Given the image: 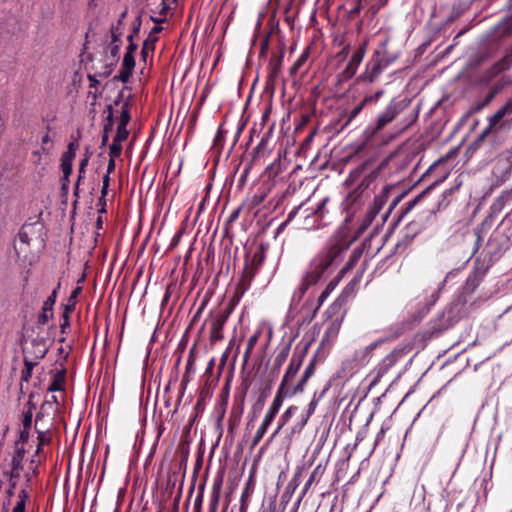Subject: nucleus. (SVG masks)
<instances>
[{
    "mask_svg": "<svg viewBox=\"0 0 512 512\" xmlns=\"http://www.w3.org/2000/svg\"><path fill=\"white\" fill-rule=\"evenodd\" d=\"M348 222L349 217H346L336 233L329 239L326 249L312 259L298 288L293 293L292 304L300 303L310 287L326 279L334 271L337 258L349 248L352 242L347 226Z\"/></svg>",
    "mask_w": 512,
    "mask_h": 512,
    "instance_id": "nucleus-1",
    "label": "nucleus"
},
{
    "mask_svg": "<svg viewBox=\"0 0 512 512\" xmlns=\"http://www.w3.org/2000/svg\"><path fill=\"white\" fill-rule=\"evenodd\" d=\"M357 152L364 157L357 171L366 173L358 189L374 191L379 183H384V113L364 130Z\"/></svg>",
    "mask_w": 512,
    "mask_h": 512,
    "instance_id": "nucleus-2",
    "label": "nucleus"
},
{
    "mask_svg": "<svg viewBox=\"0 0 512 512\" xmlns=\"http://www.w3.org/2000/svg\"><path fill=\"white\" fill-rule=\"evenodd\" d=\"M448 174L449 171L446 167V159L440 158L437 161H435L424 174V177L431 178V183L426 188V190H424L422 194L418 195L414 199L409 200L395 212L394 210L396 209L399 202L407 195V192L403 191L399 194H394L392 189H388L386 187V200L391 198L388 211L386 212V220L393 214V229L398 225L402 218L416 205V203L419 201L422 195L430 191L436 185L442 183L447 178Z\"/></svg>",
    "mask_w": 512,
    "mask_h": 512,
    "instance_id": "nucleus-3",
    "label": "nucleus"
},
{
    "mask_svg": "<svg viewBox=\"0 0 512 512\" xmlns=\"http://www.w3.org/2000/svg\"><path fill=\"white\" fill-rule=\"evenodd\" d=\"M512 243V212L508 213L491 233L484 249L489 263L498 261Z\"/></svg>",
    "mask_w": 512,
    "mask_h": 512,
    "instance_id": "nucleus-4",
    "label": "nucleus"
},
{
    "mask_svg": "<svg viewBox=\"0 0 512 512\" xmlns=\"http://www.w3.org/2000/svg\"><path fill=\"white\" fill-rule=\"evenodd\" d=\"M512 130V95L490 116L487 117V125L474 141L479 145L490 136H497L500 133Z\"/></svg>",
    "mask_w": 512,
    "mask_h": 512,
    "instance_id": "nucleus-5",
    "label": "nucleus"
},
{
    "mask_svg": "<svg viewBox=\"0 0 512 512\" xmlns=\"http://www.w3.org/2000/svg\"><path fill=\"white\" fill-rule=\"evenodd\" d=\"M411 99L407 96L394 98L386 108V124L399 118L398 132H403L417 119L415 109L410 107Z\"/></svg>",
    "mask_w": 512,
    "mask_h": 512,
    "instance_id": "nucleus-6",
    "label": "nucleus"
},
{
    "mask_svg": "<svg viewBox=\"0 0 512 512\" xmlns=\"http://www.w3.org/2000/svg\"><path fill=\"white\" fill-rule=\"evenodd\" d=\"M40 213L36 220L29 218L20 228L18 232V239L22 244L30 246L37 245L40 248L46 246L47 230L44 222L41 220Z\"/></svg>",
    "mask_w": 512,
    "mask_h": 512,
    "instance_id": "nucleus-7",
    "label": "nucleus"
},
{
    "mask_svg": "<svg viewBox=\"0 0 512 512\" xmlns=\"http://www.w3.org/2000/svg\"><path fill=\"white\" fill-rule=\"evenodd\" d=\"M384 68V41L378 43L372 57L366 64V69L358 78L357 82L373 83L382 74Z\"/></svg>",
    "mask_w": 512,
    "mask_h": 512,
    "instance_id": "nucleus-8",
    "label": "nucleus"
},
{
    "mask_svg": "<svg viewBox=\"0 0 512 512\" xmlns=\"http://www.w3.org/2000/svg\"><path fill=\"white\" fill-rule=\"evenodd\" d=\"M435 218L436 212L434 209H429L419 214L418 219L410 222L408 225L409 230L413 232V236L409 237L408 235H406L403 240L397 242L395 244L394 253H403L410 244V242L412 241V238L416 234L421 232L427 225L434 222Z\"/></svg>",
    "mask_w": 512,
    "mask_h": 512,
    "instance_id": "nucleus-9",
    "label": "nucleus"
},
{
    "mask_svg": "<svg viewBox=\"0 0 512 512\" xmlns=\"http://www.w3.org/2000/svg\"><path fill=\"white\" fill-rule=\"evenodd\" d=\"M309 347L310 343H306L300 350L296 348L290 360V363L285 371V374L282 378V383L289 386L290 382L292 381V379L295 377L300 367L302 366V363L308 353Z\"/></svg>",
    "mask_w": 512,
    "mask_h": 512,
    "instance_id": "nucleus-10",
    "label": "nucleus"
},
{
    "mask_svg": "<svg viewBox=\"0 0 512 512\" xmlns=\"http://www.w3.org/2000/svg\"><path fill=\"white\" fill-rule=\"evenodd\" d=\"M365 55V45H360L352 54L344 70L337 75V84L351 79Z\"/></svg>",
    "mask_w": 512,
    "mask_h": 512,
    "instance_id": "nucleus-11",
    "label": "nucleus"
},
{
    "mask_svg": "<svg viewBox=\"0 0 512 512\" xmlns=\"http://www.w3.org/2000/svg\"><path fill=\"white\" fill-rule=\"evenodd\" d=\"M328 201L329 198L325 197L316 207H306V203H302L289 212L286 221L290 223L300 212L303 213L305 218L315 215L317 218L323 219L326 212L325 207Z\"/></svg>",
    "mask_w": 512,
    "mask_h": 512,
    "instance_id": "nucleus-12",
    "label": "nucleus"
},
{
    "mask_svg": "<svg viewBox=\"0 0 512 512\" xmlns=\"http://www.w3.org/2000/svg\"><path fill=\"white\" fill-rule=\"evenodd\" d=\"M384 206V184L382 185L379 193L375 196L373 203L370 205L362 223L360 224L357 233L360 234L365 231L380 213Z\"/></svg>",
    "mask_w": 512,
    "mask_h": 512,
    "instance_id": "nucleus-13",
    "label": "nucleus"
},
{
    "mask_svg": "<svg viewBox=\"0 0 512 512\" xmlns=\"http://www.w3.org/2000/svg\"><path fill=\"white\" fill-rule=\"evenodd\" d=\"M229 318V311H219L212 319L211 322V331H210V341L211 343H216L223 339L222 330L224 328L225 323Z\"/></svg>",
    "mask_w": 512,
    "mask_h": 512,
    "instance_id": "nucleus-14",
    "label": "nucleus"
},
{
    "mask_svg": "<svg viewBox=\"0 0 512 512\" xmlns=\"http://www.w3.org/2000/svg\"><path fill=\"white\" fill-rule=\"evenodd\" d=\"M512 173V159L510 156L499 157L493 167V175L501 182L508 180Z\"/></svg>",
    "mask_w": 512,
    "mask_h": 512,
    "instance_id": "nucleus-15",
    "label": "nucleus"
},
{
    "mask_svg": "<svg viewBox=\"0 0 512 512\" xmlns=\"http://www.w3.org/2000/svg\"><path fill=\"white\" fill-rule=\"evenodd\" d=\"M510 68V57H502L493 66L487 69L481 76L480 81L485 84H489L494 78L500 73Z\"/></svg>",
    "mask_w": 512,
    "mask_h": 512,
    "instance_id": "nucleus-16",
    "label": "nucleus"
},
{
    "mask_svg": "<svg viewBox=\"0 0 512 512\" xmlns=\"http://www.w3.org/2000/svg\"><path fill=\"white\" fill-rule=\"evenodd\" d=\"M246 257V263H245V266H244V270H243V273L244 275H246L247 277L249 278H252L254 277L255 275V272L256 270L258 269V267H260L262 265V263L264 262V259H265V255H264V249H263V246L261 245L253 254L251 260H250V265L252 267H249V263H248V258H249V254L246 253L245 255Z\"/></svg>",
    "mask_w": 512,
    "mask_h": 512,
    "instance_id": "nucleus-17",
    "label": "nucleus"
},
{
    "mask_svg": "<svg viewBox=\"0 0 512 512\" xmlns=\"http://www.w3.org/2000/svg\"><path fill=\"white\" fill-rule=\"evenodd\" d=\"M272 151L269 147V143L266 140H260L257 146L252 150L251 160L245 165V174L249 173L250 169L256 164L261 158L268 157Z\"/></svg>",
    "mask_w": 512,
    "mask_h": 512,
    "instance_id": "nucleus-18",
    "label": "nucleus"
},
{
    "mask_svg": "<svg viewBox=\"0 0 512 512\" xmlns=\"http://www.w3.org/2000/svg\"><path fill=\"white\" fill-rule=\"evenodd\" d=\"M292 342H293V339H290L289 342L287 344H285L281 348V350L278 352V354L276 355V357L274 359L273 367L270 371V376H271V380L269 382L270 384H272L273 380L278 376L282 365L287 360L289 353H290Z\"/></svg>",
    "mask_w": 512,
    "mask_h": 512,
    "instance_id": "nucleus-19",
    "label": "nucleus"
},
{
    "mask_svg": "<svg viewBox=\"0 0 512 512\" xmlns=\"http://www.w3.org/2000/svg\"><path fill=\"white\" fill-rule=\"evenodd\" d=\"M305 471V468L303 466H298L295 470V473L292 477V479L287 484L284 493L282 494V499L285 501H289V499L292 497L296 489L299 487V485L302 482V476L303 472Z\"/></svg>",
    "mask_w": 512,
    "mask_h": 512,
    "instance_id": "nucleus-20",
    "label": "nucleus"
},
{
    "mask_svg": "<svg viewBox=\"0 0 512 512\" xmlns=\"http://www.w3.org/2000/svg\"><path fill=\"white\" fill-rule=\"evenodd\" d=\"M223 485V476L217 475L214 478L212 491L210 495L209 512H217L218 505L221 497V490Z\"/></svg>",
    "mask_w": 512,
    "mask_h": 512,
    "instance_id": "nucleus-21",
    "label": "nucleus"
},
{
    "mask_svg": "<svg viewBox=\"0 0 512 512\" xmlns=\"http://www.w3.org/2000/svg\"><path fill=\"white\" fill-rule=\"evenodd\" d=\"M271 390V384L269 383L260 393L258 399L255 401V403L252 405L251 411H250V422H254L255 419L258 418V416L261 414L266 399L268 398Z\"/></svg>",
    "mask_w": 512,
    "mask_h": 512,
    "instance_id": "nucleus-22",
    "label": "nucleus"
},
{
    "mask_svg": "<svg viewBox=\"0 0 512 512\" xmlns=\"http://www.w3.org/2000/svg\"><path fill=\"white\" fill-rule=\"evenodd\" d=\"M512 202V191H503L492 203L490 210L492 214H499L506 205Z\"/></svg>",
    "mask_w": 512,
    "mask_h": 512,
    "instance_id": "nucleus-23",
    "label": "nucleus"
},
{
    "mask_svg": "<svg viewBox=\"0 0 512 512\" xmlns=\"http://www.w3.org/2000/svg\"><path fill=\"white\" fill-rule=\"evenodd\" d=\"M366 5L368 6V9L365 13V17L370 21L373 22L375 20V25L378 24L379 19L377 18V15L381 8L384 6V0H364Z\"/></svg>",
    "mask_w": 512,
    "mask_h": 512,
    "instance_id": "nucleus-24",
    "label": "nucleus"
},
{
    "mask_svg": "<svg viewBox=\"0 0 512 512\" xmlns=\"http://www.w3.org/2000/svg\"><path fill=\"white\" fill-rule=\"evenodd\" d=\"M66 379V369L63 367L57 370L53 375L51 384L48 387V392H58L64 390V383Z\"/></svg>",
    "mask_w": 512,
    "mask_h": 512,
    "instance_id": "nucleus-25",
    "label": "nucleus"
},
{
    "mask_svg": "<svg viewBox=\"0 0 512 512\" xmlns=\"http://www.w3.org/2000/svg\"><path fill=\"white\" fill-rule=\"evenodd\" d=\"M298 411V407L295 405H291L286 409V411L280 416L277 429L274 431L269 441H272L273 438L281 431V429L290 421V419L294 416V414Z\"/></svg>",
    "mask_w": 512,
    "mask_h": 512,
    "instance_id": "nucleus-26",
    "label": "nucleus"
},
{
    "mask_svg": "<svg viewBox=\"0 0 512 512\" xmlns=\"http://www.w3.org/2000/svg\"><path fill=\"white\" fill-rule=\"evenodd\" d=\"M339 329H340V322H338L337 320L333 321L329 325V327H327V329L323 335V338L321 341V346L325 345L326 343L329 345H332L339 333Z\"/></svg>",
    "mask_w": 512,
    "mask_h": 512,
    "instance_id": "nucleus-27",
    "label": "nucleus"
},
{
    "mask_svg": "<svg viewBox=\"0 0 512 512\" xmlns=\"http://www.w3.org/2000/svg\"><path fill=\"white\" fill-rule=\"evenodd\" d=\"M287 386L286 384L284 383H280V386L278 387V390L276 392V395L270 405L269 408L279 412L282 404H283V401H284V398L285 397H288V390H287Z\"/></svg>",
    "mask_w": 512,
    "mask_h": 512,
    "instance_id": "nucleus-28",
    "label": "nucleus"
},
{
    "mask_svg": "<svg viewBox=\"0 0 512 512\" xmlns=\"http://www.w3.org/2000/svg\"><path fill=\"white\" fill-rule=\"evenodd\" d=\"M158 41L157 36L148 35V37L144 40L141 48V60L146 62L149 52H154L155 44Z\"/></svg>",
    "mask_w": 512,
    "mask_h": 512,
    "instance_id": "nucleus-29",
    "label": "nucleus"
},
{
    "mask_svg": "<svg viewBox=\"0 0 512 512\" xmlns=\"http://www.w3.org/2000/svg\"><path fill=\"white\" fill-rule=\"evenodd\" d=\"M74 311V304H64L63 313L61 315L62 322L60 324V331L62 334L67 333V329L70 327V314Z\"/></svg>",
    "mask_w": 512,
    "mask_h": 512,
    "instance_id": "nucleus-30",
    "label": "nucleus"
},
{
    "mask_svg": "<svg viewBox=\"0 0 512 512\" xmlns=\"http://www.w3.org/2000/svg\"><path fill=\"white\" fill-rule=\"evenodd\" d=\"M282 172L281 153H278L277 159L266 167L265 174L269 179L276 178Z\"/></svg>",
    "mask_w": 512,
    "mask_h": 512,
    "instance_id": "nucleus-31",
    "label": "nucleus"
},
{
    "mask_svg": "<svg viewBox=\"0 0 512 512\" xmlns=\"http://www.w3.org/2000/svg\"><path fill=\"white\" fill-rule=\"evenodd\" d=\"M23 362H24V369L21 372L20 380H21V382H29V380L32 376V371H33L34 367L38 365V361H32L28 357L25 356L23 359Z\"/></svg>",
    "mask_w": 512,
    "mask_h": 512,
    "instance_id": "nucleus-32",
    "label": "nucleus"
},
{
    "mask_svg": "<svg viewBox=\"0 0 512 512\" xmlns=\"http://www.w3.org/2000/svg\"><path fill=\"white\" fill-rule=\"evenodd\" d=\"M26 450L23 446L21 447H15L14 454L12 456L11 460V466L13 467V470H22L23 465L22 461L25 457Z\"/></svg>",
    "mask_w": 512,
    "mask_h": 512,
    "instance_id": "nucleus-33",
    "label": "nucleus"
},
{
    "mask_svg": "<svg viewBox=\"0 0 512 512\" xmlns=\"http://www.w3.org/2000/svg\"><path fill=\"white\" fill-rule=\"evenodd\" d=\"M459 188L458 185L456 186H453L449 189H446L442 194H441V199H439L438 203H437V209L438 210H442V209H445L449 203L451 202L452 200V195L454 194L455 191H457Z\"/></svg>",
    "mask_w": 512,
    "mask_h": 512,
    "instance_id": "nucleus-34",
    "label": "nucleus"
},
{
    "mask_svg": "<svg viewBox=\"0 0 512 512\" xmlns=\"http://www.w3.org/2000/svg\"><path fill=\"white\" fill-rule=\"evenodd\" d=\"M338 282H339V275L337 277H335L334 279H332L327 284L325 289L321 292V294L318 297V305H317L315 311L318 310L320 308V306L324 303V301L327 299V297L330 295V293L335 289Z\"/></svg>",
    "mask_w": 512,
    "mask_h": 512,
    "instance_id": "nucleus-35",
    "label": "nucleus"
},
{
    "mask_svg": "<svg viewBox=\"0 0 512 512\" xmlns=\"http://www.w3.org/2000/svg\"><path fill=\"white\" fill-rule=\"evenodd\" d=\"M260 335H261V331L258 330L256 331L253 335H251L247 341V346H246V349H245V352H244V355H243V358H244V363H247L255 345L257 344L259 338H260Z\"/></svg>",
    "mask_w": 512,
    "mask_h": 512,
    "instance_id": "nucleus-36",
    "label": "nucleus"
},
{
    "mask_svg": "<svg viewBox=\"0 0 512 512\" xmlns=\"http://www.w3.org/2000/svg\"><path fill=\"white\" fill-rule=\"evenodd\" d=\"M481 277L478 275V273L474 272L468 276L466 279V283L464 286V290L467 293H473L476 288L479 286L481 282Z\"/></svg>",
    "mask_w": 512,
    "mask_h": 512,
    "instance_id": "nucleus-37",
    "label": "nucleus"
},
{
    "mask_svg": "<svg viewBox=\"0 0 512 512\" xmlns=\"http://www.w3.org/2000/svg\"><path fill=\"white\" fill-rule=\"evenodd\" d=\"M74 159L75 158L71 157L70 155L67 156V155L62 154V156H61L60 168L62 170L63 175H65V178L70 177V175L72 174Z\"/></svg>",
    "mask_w": 512,
    "mask_h": 512,
    "instance_id": "nucleus-38",
    "label": "nucleus"
},
{
    "mask_svg": "<svg viewBox=\"0 0 512 512\" xmlns=\"http://www.w3.org/2000/svg\"><path fill=\"white\" fill-rule=\"evenodd\" d=\"M284 53L281 52L279 56L272 57L269 63L270 68V76L276 78L280 71H281V65L283 60Z\"/></svg>",
    "mask_w": 512,
    "mask_h": 512,
    "instance_id": "nucleus-39",
    "label": "nucleus"
},
{
    "mask_svg": "<svg viewBox=\"0 0 512 512\" xmlns=\"http://www.w3.org/2000/svg\"><path fill=\"white\" fill-rule=\"evenodd\" d=\"M110 32L112 42H122L121 36L124 33V23L122 19H118L117 23L111 26Z\"/></svg>",
    "mask_w": 512,
    "mask_h": 512,
    "instance_id": "nucleus-40",
    "label": "nucleus"
},
{
    "mask_svg": "<svg viewBox=\"0 0 512 512\" xmlns=\"http://www.w3.org/2000/svg\"><path fill=\"white\" fill-rule=\"evenodd\" d=\"M384 375V366L379 363L378 366L368 375V378H371L369 383V389L378 384Z\"/></svg>",
    "mask_w": 512,
    "mask_h": 512,
    "instance_id": "nucleus-41",
    "label": "nucleus"
},
{
    "mask_svg": "<svg viewBox=\"0 0 512 512\" xmlns=\"http://www.w3.org/2000/svg\"><path fill=\"white\" fill-rule=\"evenodd\" d=\"M59 289H60V283L57 284V286L53 289L51 294L43 302L42 308H44V310L50 311V312L53 311V307L56 303Z\"/></svg>",
    "mask_w": 512,
    "mask_h": 512,
    "instance_id": "nucleus-42",
    "label": "nucleus"
},
{
    "mask_svg": "<svg viewBox=\"0 0 512 512\" xmlns=\"http://www.w3.org/2000/svg\"><path fill=\"white\" fill-rule=\"evenodd\" d=\"M384 344V338L381 337L377 340H375L374 342L370 343L369 345H367L365 347V349L363 351H361L360 353L362 354V357L360 359L361 363L364 364L365 361H368V359H366V357L376 348H379L381 347L382 345Z\"/></svg>",
    "mask_w": 512,
    "mask_h": 512,
    "instance_id": "nucleus-43",
    "label": "nucleus"
},
{
    "mask_svg": "<svg viewBox=\"0 0 512 512\" xmlns=\"http://www.w3.org/2000/svg\"><path fill=\"white\" fill-rule=\"evenodd\" d=\"M309 56V51L306 49L299 58L294 62V64L289 69L290 76H294L298 73L299 69L304 65Z\"/></svg>",
    "mask_w": 512,
    "mask_h": 512,
    "instance_id": "nucleus-44",
    "label": "nucleus"
},
{
    "mask_svg": "<svg viewBox=\"0 0 512 512\" xmlns=\"http://www.w3.org/2000/svg\"><path fill=\"white\" fill-rule=\"evenodd\" d=\"M133 70V68H126L125 66L121 65L120 71L117 75L113 77V81H119L122 83L129 82L133 74Z\"/></svg>",
    "mask_w": 512,
    "mask_h": 512,
    "instance_id": "nucleus-45",
    "label": "nucleus"
},
{
    "mask_svg": "<svg viewBox=\"0 0 512 512\" xmlns=\"http://www.w3.org/2000/svg\"><path fill=\"white\" fill-rule=\"evenodd\" d=\"M329 389V386H327L326 388H324V390L321 392V394L319 395V397L317 398L316 397V394H314L312 400L310 401L309 405H308V409H307V418L304 419V421L302 422L301 424V427L304 426L307 422V419L314 413L315 411V408L318 404V401L319 399L326 393V391Z\"/></svg>",
    "mask_w": 512,
    "mask_h": 512,
    "instance_id": "nucleus-46",
    "label": "nucleus"
},
{
    "mask_svg": "<svg viewBox=\"0 0 512 512\" xmlns=\"http://www.w3.org/2000/svg\"><path fill=\"white\" fill-rule=\"evenodd\" d=\"M253 479H252V475L249 477L243 491H242V494H241V497H240V502L241 503H248L249 501V497H250V494L252 493L253 491Z\"/></svg>",
    "mask_w": 512,
    "mask_h": 512,
    "instance_id": "nucleus-47",
    "label": "nucleus"
},
{
    "mask_svg": "<svg viewBox=\"0 0 512 512\" xmlns=\"http://www.w3.org/2000/svg\"><path fill=\"white\" fill-rule=\"evenodd\" d=\"M122 46V42H110L109 45V56L113 59V61L118 62L120 58V49Z\"/></svg>",
    "mask_w": 512,
    "mask_h": 512,
    "instance_id": "nucleus-48",
    "label": "nucleus"
},
{
    "mask_svg": "<svg viewBox=\"0 0 512 512\" xmlns=\"http://www.w3.org/2000/svg\"><path fill=\"white\" fill-rule=\"evenodd\" d=\"M54 318V312L53 311H46L44 308L41 309V312L39 313L37 317V325L43 326L48 323L49 320Z\"/></svg>",
    "mask_w": 512,
    "mask_h": 512,
    "instance_id": "nucleus-49",
    "label": "nucleus"
},
{
    "mask_svg": "<svg viewBox=\"0 0 512 512\" xmlns=\"http://www.w3.org/2000/svg\"><path fill=\"white\" fill-rule=\"evenodd\" d=\"M324 472V469L322 468V466L319 464L315 467V469L313 470V472L311 473L309 479L307 480V482L305 483V490H309L311 485L316 481L317 477L318 476H321Z\"/></svg>",
    "mask_w": 512,
    "mask_h": 512,
    "instance_id": "nucleus-50",
    "label": "nucleus"
},
{
    "mask_svg": "<svg viewBox=\"0 0 512 512\" xmlns=\"http://www.w3.org/2000/svg\"><path fill=\"white\" fill-rule=\"evenodd\" d=\"M129 136V130L127 126L117 125L116 135L114 136V142H124Z\"/></svg>",
    "mask_w": 512,
    "mask_h": 512,
    "instance_id": "nucleus-51",
    "label": "nucleus"
},
{
    "mask_svg": "<svg viewBox=\"0 0 512 512\" xmlns=\"http://www.w3.org/2000/svg\"><path fill=\"white\" fill-rule=\"evenodd\" d=\"M121 153H122V142H114V140H113L109 146V157L117 158L121 155Z\"/></svg>",
    "mask_w": 512,
    "mask_h": 512,
    "instance_id": "nucleus-52",
    "label": "nucleus"
},
{
    "mask_svg": "<svg viewBox=\"0 0 512 512\" xmlns=\"http://www.w3.org/2000/svg\"><path fill=\"white\" fill-rule=\"evenodd\" d=\"M306 383H307L306 380L300 378L299 382L292 389L287 387L288 397H293L294 395H296L298 393H302L304 391Z\"/></svg>",
    "mask_w": 512,
    "mask_h": 512,
    "instance_id": "nucleus-53",
    "label": "nucleus"
},
{
    "mask_svg": "<svg viewBox=\"0 0 512 512\" xmlns=\"http://www.w3.org/2000/svg\"><path fill=\"white\" fill-rule=\"evenodd\" d=\"M34 428L37 433L38 445L44 446L51 442V438L46 435V433L49 432V430H47V431L40 430V429H38L37 425H35Z\"/></svg>",
    "mask_w": 512,
    "mask_h": 512,
    "instance_id": "nucleus-54",
    "label": "nucleus"
},
{
    "mask_svg": "<svg viewBox=\"0 0 512 512\" xmlns=\"http://www.w3.org/2000/svg\"><path fill=\"white\" fill-rule=\"evenodd\" d=\"M80 138V132L78 131V136L77 138H75L73 141H71L68 146H67V150L63 153L64 155H67V156H71V157H74L76 156V151L79 147L78 145V139Z\"/></svg>",
    "mask_w": 512,
    "mask_h": 512,
    "instance_id": "nucleus-55",
    "label": "nucleus"
},
{
    "mask_svg": "<svg viewBox=\"0 0 512 512\" xmlns=\"http://www.w3.org/2000/svg\"><path fill=\"white\" fill-rule=\"evenodd\" d=\"M383 90H377L375 93L371 95H366L362 100V105H367L369 103L377 102L383 95Z\"/></svg>",
    "mask_w": 512,
    "mask_h": 512,
    "instance_id": "nucleus-56",
    "label": "nucleus"
},
{
    "mask_svg": "<svg viewBox=\"0 0 512 512\" xmlns=\"http://www.w3.org/2000/svg\"><path fill=\"white\" fill-rule=\"evenodd\" d=\"M33 413L30 410L23 411L22 426L23 429H31Z\"/></svg>",
    "mask_w": 512,
    "mask_h": 512,
    "instance_id": "nucleus-57",
    "label": "nucleus"
},
{
    "mask_svg": "<svg viewBox=\"0 0 512 512\" xmlns=\"http://www.w3.org/2000/svg\"><path fill=\"white\" fill-rule=\"evenodd\" d=\"M29 438H30V430L28 429H21L19 431V437L18 439L15 441V447H19L18 445L19 444H25L29 441Z\"/></svg>",
    "mask_w": 512,
    "mask_h": 512,
    "instance_id": "nucleus-58",
    "label": "nucleus"
},
{
    "mask_svg": "<svg viewBox=\"0 0 512 512\" xmlns=\"http://www.w3.org/2000/svg\"><path fill=\"white\" fill-rule=\"evenodd\" d=\"M113 126H114V114L109 113V114H107V116L104 120L102 132L110 133L113 130Z\"/></svg>",
    "mask_w": 512,
    "mask_h": 512,
    "instance_id": "nucleus-59",
    "label": "nucleus"
},
{
    "mask_svg": "<svg viewBox=\"0 0 512 512\" xmlns=\"http://www.w3.org/2000/svg\"><path fill=\"white\" fill-rule=\"evenodd\" d=\"M266 432L267 431L263 428L259 427L257 429V431L251 441V445H250L251 450L254 449L258 445V443L261 441V439L263 438V436L265 435Z\"/></svg>",
    "mask_w": 512,
    "mask_h": 512,
    "instance_id": "nucleus-60",
    "label": "nucleus"
},
{
    "mask_svg": "<svg viewBox=\"0 0 512 512\" xmlns=\"http://www.w3.org/2000/svg\"><path fill=\"white\" fill-rule=\"evenodd\" d=\"M117 63H118V62H116V61H112L111 63L106 64V65L104 66V71H103V72L98 73V77H101V78H108V77L112 74V72H113V70L115 69V67H116Z\"/></svg>",
    "mask_w": 512,
    "mask_h": 512,
    "instance_id": "nucleus-61",
    "label": "nucleus"
},
{
    "mask_svg": "<svg viewBox=\"0 0 512 512\" xmlns=\"http://www.w3.org/2000/svg\"><path fill=\"white\" fill-rule=\"evenodd\" d=\"M194 351H195V345L190 349L188 360L186 363L185 373L189 374L191 370L193 369L194 363H195V357H194Z\"/></svg>",
    "mask_w": 512,
    "mask_h": 512,
    "instance_id": "nucleus-62",
    "label": "nucleus"
},
{
    "mask_svg": "<svg viewBox=\"0 0 512 512\" xmlns=\"http://www.w3.org/2000/svg\"><path fill=\"white\" fill-rule=\"evenodd\" d=\"M130 121H131L130 111L121 110L118 125H120V126H128Z\"/></svg>",
    "mask_w": 512,
    "mask_h": 512,
    "instance_id": "nucleus-63",
    "label": "nucleus"
},
{
    "mask_svg": "<svg viewBox=\"0 0 512 512\" xmlns=\"http://www.w3.org/2000/svg\"><path fill=\"white\" fill-rule=\"evenodd\" d=\"M504 85L503 79H499L490 86L489 90L496 96L504 88Z\"/></svg>",
    "mask_w": 512,
    "mask_h": 512,
    "instance_id": "nucleus-64",
    "label": "nucleus"
}]
</instances>
